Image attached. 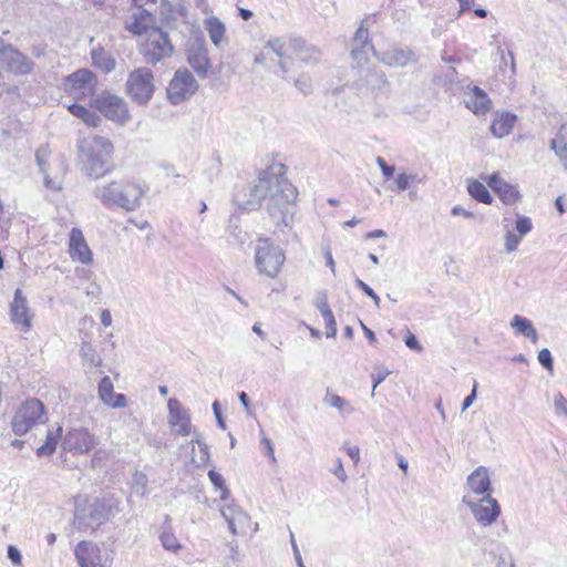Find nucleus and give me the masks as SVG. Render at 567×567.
Listing matches in <instances>:
<instances>
[{"mask_svg": "<svg viewBox=\"0 0 567 567\" xmlns=\"http://www.w3.org/2000/svg\"><path fill=\"white\" fill-rule=\"evenodd\" d=\"M297 188L289 183L284 173V166L265 171L257 184L249 188V198L240 204L246 210H256L266 202L270 216L276 221H284L297 199Z\"/></svg>", "mask_w": 567, "mask_h": 567, "instance_id": "1", "label": "nucleus"}, {"mask_svg": "<svg viewBox=\"0 0 567 567\" xmlns=\"http://www.w3.org/2000/svg\"><path fill=\"white\" fill-rule=\"evenodd\" d=\"M79 147L83 161L82 171L85 175L99 178L112 168L114 146L110 138L94 135L90 142Z\"/></svg>", "mask_w": 567, "mask_h": 567, "instance_id": "2", "label": "nucleus"}, {"mask_svg": "<svg viewBox=\"0 0 567 567\" xmlns=\"http://www.w3.org/2000/svg\"><path fill=\"white\" fill-rule=\"evenodd\" d=\"M144 190L138 184L130 182H111L97 188V196L107 206H116L133 212L141 206Z\"/></svg>", "mask_w": 567, "mask_h": 567, "instance_id": "3", "label": "nucleus"}, {"mask_svg": "<svg viewBox=\"0 0 567 567\" xmlns=\"http://www.w3.org/2000/svg\"><path fill=\"white\" fill-rule=\"evenodd\" d=\"M138 50L145 62L152 65L171 58L174 53V47L168 34L158 27L148 30V34L140 43Z\"/></svg>", "mask_w": 567, "mask_h": 567, "instance_id": "4", "label": "nucleus"}, {"mask_svg": "<svg viewBox=\"0 0 567 567\" xmlns=\"http://www.w3.org/2000/svg\"><path fill=\"white\" fill-rule=\"evenodd\" d=\"M285 262L284 250L267 238H259L255 252V264L259 274L276 278Z\"/></svg>", "mask_w": 567, "mask_h": 567, "instance_id": "5", "label": "nucleus"}, {"mask_svg": "<svg viewBox=\"0 0 567 567\" xmlns=\"http://www.w3.org/2000/svg\"><path fill=\"white\" fill-rule=\"evenodd\" d=\"M126 93L132 101L145 105L147 104L154 92L155 81L151 69L141 66L130 72L126 80Z\"/></svg>", "mask_w": 567, "mask_h": 567, "instance_id": "6", "label": "nucleus"}, {"mask_svg": "<svg viewBox=\"0 0 567 567\" xmlns=\"http://www.w3.org/2000/svg\"><path fill=\"white\" fill-rule=\"evenodd\" d=\"M44 405L38 399L27 400L16 412L11 425L16 435H24L38 423L43 422Z\"/></svg>", "mask_w": 567, "mask_h": 567, "instance_id": "7", "label": "nucleus"}, {"mask_svg": "<svg viewBox=\"0 0 567 567\" xmlns=\"http://www.w3.org/2000/svg\"><path fill=\"white\" fill-rule=\"evenodd\" d=\"M94 106L107 120L118 125H125L131 121L127 104L120 95L110 92H102L94 99Z\"/></svg>", "mask_w": 567, "mask_h": 567, "instance_id": "8", "label": "nucleus"}, {"mask_svg": "<svg viewBox=\"0 0 567 567\" xmlns=\"http://www.w3.org/2000/svg\"><path fill=\"white\" fill-rule=\"evenodd\" d=\"M198 89L197 81L187 69H178L167 87V99L174 104H181L190 97Z\"/></svg>", "mask_w": 567, "mask_h": 567, "instance_id": "9", "label": "nucleus"}, {"mask_svg": "<svg viewBox=\"0 0 567 567\" xmlns=\"http://www.w3.org/2000/svg\"><path fill=\"white\" fill-rule=\"evenodd\" d=\"M463 503L470 507L476 520L484 526L493 524L501 514L497 501L491 495H485L478 501H474L471 494H467L463 497Z\"/></svg>", "mask_w": 567, "mask_h": 567, "instance_id": "10", "label": "nucleus"}, {"mask_svg": "<svg viewBox=\"0 0 567 567\" xmlns=\"http://www.w3.org/2000/svg\"><path fill=\"white\" fill-rule=\"evenodd\" d=\"M96 85L95 75L87 69H80L64 81L65 92L75 100L91 96Z\"/></svg>", "mask_w": 567, "mask_h": 567, "instance_id": "11", "label": "nucleus"}, {"mask_svg": "<svg viewBox=\"0 0 567 567\" xmlns=\"http://www.w3.org/2000/svg\"><path fill=\"white\" fill-rule=\"evenodd\" d=\"M50 151L47 146H41L35 151V162L39 166V171L43 176V183L45 188L60 192L63 188V174H64V162L59 161L58 166L61 173H54L52 175L51 164L49 162Z\"/></svg>", "mask_w": 567, "mask_h": 567, "instance_id": "12", "label": "nucleus"}, {"mask_svg": "<svg viewBox=\"0 0 567 567\" xmlns=\"http://www.w3.org/2000/svg\"><path fill=\"white\" fill-rule=\"evenodd\" d=\"M0 65L14 74L31 72L33 62L11 44L0 43Z\"/></svg>", "mask_w": 567, "mask_h": 567, "instance_id": "13", "label": "nucleus"}, {"mask_svg": "<svg viewBox=\"0 0 567 567\" xmlns=\"http://www.w3.org/2000/svg\"><path fill=\"white\" fill-rule=\"evenodd\" d=\"M33 312L29 307V301L23 295L21 289H17L13 295V300L10 303V319L16 326L22 327L24 331L32 328Z\"/></svg>", "mask_w": 567, "mask_h": 567, "instance_id": "14", "label": "nucleus"}, {"mask_svg": "<svg viewBox=\"0 0 567 567\" xmlns=\"http://www.w3.org/2000/svg\"><path fill=\"white\" fill-rule=\"evenodd\" d=\"M95 445V437L87 429H73L66 433L63 439L62 447L64 451L73 453H87Z\"/></svg>", "mask_w": 567, "mask_h": 567, "instance_id": "15", "label": "nucleus"}, {"mask_svg": "<svg viewBox=\"0 0 567 567\" xmlns=\"http://www.w3.org/2000/svg\"><path fill=\"white\" fill-rule=\"evenodd\" d=\"M371 50L379 61L393 68H403L416 61L414 51L408 47L393 45L381 53H378L372 47Z\"/></svg>", "mask_w": 567, "mask_h": 567, "instance_id": "16", "label": "nucleus"}, {"mask_svg": "<svg viewBox=\"0 0 567 567\" xmlns=\"http://www.w3.org/2000/svg\"><path fill=\"white\" fill-rule=\"evenodd\" d=\"M168 406V423L178 435L186 436L190 433L192 425L188 413L183 409L181 402L171 398Z\"/></svg>", "mask_w": 567, "mask_h": 567, "instance_id": "17", "label": "nucleus"}, {"mask_svg": "<svg viewBox=\"0 0 567 567\" xmlns=\"http://www.w3.org/2000/svg\"><path fill=\"white\" fill-rule=\"evenodd\" d=\"M154 18L152 13L146 9H136L132 16H130L125 21V29L140 37H146L148 34V30L155 29L153 25Z\"/></svg>", "mask_w": 567, "mask_h": 567, "instance_id": "18", "label": "nucleus"}, {"mask_svg": "<svg viewBox=\"0 0 567 567\" xmlns=\"http://www.w3.org/2000/svg\"><path fill=\"white\" fill-rule=\"evenodd\" d=\"M464 103L477 116L486 115L492 109V100L478 86H473L465 93Z\"/></svg>", "mask_w": 567, "mask_h": 567, "instance_id": "19", "label": "nucleus"}, {"mask_svg": "<svg viewBox=\"0 0 567 567\" xmlns=\"http://www.w3.org/2000/svg\"><path fill=\"white\" fill-rule=\"evenodd\" d=\"M69 252L73 260L82 264H90L92 261V251L79 228H72L70 233Z\"/></svg>", "mask_w": 567, "mask_h": 567, "instance_id": "20", "label": "nucleus"}, {"mask_svg": "<svg viewBox=\"0 0 567 567\" xmlns=\"http://www.w3.org/2000/svg\"><path fill=\"white\" fill-rule=\"evenodd\" d=\"M118 512V502L113 497L96 498L90 505V517L100 523L115 516Z\"/></svg>", "mask_w": 567, "mask_h": 567, "instance_id": "21", "label": "nucleus"}, {"mask_svg": "<svg viewBox=\"0 0 567 567\" xmlns=\"http://www.w3.org/2000/svg\"><path fill=\"white\" fill-rule=\"evenodd\" d=\"M75 557L80 567H103L100 548L90 542H81L75 548Z\"/></svg>", "mask_w": 567, "mask_h": 567, "instance_id": "22", "label": "nucleus"}, {"mask_svg": "<svg viewBox=\"0 0 567 567\" xmlns=\"http://www.w3.org/2000/svg\"><path fill=\"white\" fill-rule=\"evenodd\" d=\"M220 514L228 523V527L234 535L243 533L250 523V517L236 505L221 508Z\"/></svg>", "mask_w": 567, "mask_h": 567, "instance_id": "23", "label": "nucleus"}, {"mask_svg": "<svg viewBox=\"0 0 567 567\" xmlns=\"http://www.w3.org/2000/svg\"><path fill=\"white\" fill-rule=\"evenodd\" d=\"M487 184L505 205H513L519 198L516 187L503 181L497 174L488 176Z\"/></svg>", "mask_w": 567, "mask_h": 567, "instance_id": "24", "label": "nucleus"}, {"mask_svg": "<svg viewBox=\"0 0 567 567\" xmlns=\"http://www.w3.org/2000/svg\"><path fill=\"white\" fill-rule=\"evenodd\" d=\"M466 483L473 494L482 497L489 495L491 478L488 468L478 466L468 475Z\"/></svg>", "mask_w": 567, "mask_h": 567, "instance_id": "25", "label": "nucleus"}, {"mask_svg": "<svg viewBox=\"0 0 567 567\" xmlns=\"http://www.w3.org/2000/svg\"><path fill=\"white\" fill-rule=\"evenodd\" d=\"M187 61L189 65L199 74L205 75L209 68L207 49L203 42H195L187 49Z\"/></svg>", "mask_w": 567, "mask_h": 567, "instance_id": "26", "label": "nucleus"}, {"mask_svg": "<svg viewBox=\"0 0 567 567\" xmlns=\"http://www.w3.org/2000/svg\"><path fill=\"white\" fill-rule=\"evenodd\" d=\"M99 396L104 404L117 409L126 405V396L124 394H115L114 386L109 377H104L99 383Z\"/></svg>", "mask_w": 567, "mask_h": 567, "instance_id": "27", "label": "nucleus"}, {"mask_svg": "<svg viewBox=\"0 0 567 567\" xmlns=\"http://www.w3.org/2000/svg\"><path fill=\"white\" fill-rule=\"evenodd\" d=\"M517 116L511 112L504 111L496 113L491 124L489 131L496 138H503L512 132Z\"/></svg>", "mask_w": 567, "mask_h": 567, "instance_id": "28", "label": "nucleus"}, {"mask_svg": "<svg viewBox=\"0 0 567 567\" xmlns=\"http://www.w3.org/2000/svg\"><path fill=\"white\" fill-rule=\"evenodd\" d=\"M204 28L216 48H221L224 43H227L226 28L220 19L215 16L208 17L204 21Z\"/></svg>", "mask_w": 567, "mask_h": 567, "instance_id": "29", "label": "nucleus"}, {"mask_svg": "<svg viewBox=\"0 0 567 567\" xmlns=\"http://www.w3.org/2000/svg\"><path fill=\"white\" fill-rule=\"evenodd\" d=\"M549 147L567 172V121L561 124L556 136L550 141Z\"/></svg>", "mask_w": 567, "mask_h": 567, "instance_id": "30", "label": "nucleus"}, {"mask_svg": "<svg viewBox=\"0 0 567 567\" xmlns=\"http://www.w3.org/2000/svg\"><path fill=\"white\" fill-rule=\"evenodd\" d=\"M511 327L516 334H520L529 339L533 343H536L538 336L532 321L519 315H515L511 321Z\"/></svg>", "mask_w": 567, "mask_h": 567, "instance_id": "31", "label": "nucleus"}, {"mask_svg": "<svg viewBox=\"0 0 567 567\" xmlns=\"http://www.w3.org/2000/svg\"><path fill=\"white\" fill-rule=\"evenodd\" d=\"M369 32L364 25V21L361 22L360 27L353 37V47L351 49V55L359 64L365 59L362 49L368 44Z\"/></svg>", "mask_w": 567, "mask_h": 567, "instance_id": "32", "label": "nucleus"}, {"mask_svg": "<svg viewBox=\"0 0 567 567\" xmlns=\"http://www.w3.org/2000/svg\"><path fill=\"white\" fill-rule=\"evenodd\" d=\"M363 81L373 94L385 92L389 87V82H388L384 73L381 71H377V70L369 71L365 74Z\"/></svg>", "mask_w": 567, "mask_h": 567, "instance_id": "33", "label": "nucleus"}, {"mask_svg": "<svg viewBox=\"0 0 567 567\" xmlns=\"http://www.w3.org/2000/svg\"><path fill=\"white\" fill-rule=\"evenodd\" d=\"M68 109L72 115L81 118L89 126L97 127L102 123L101 117L95 112L86 109L83 105L73 103L69 105Z\"/></svg>", "mask_w": 567, "mask_h": 567, "instance_id": "34", "label": "nucleus"}, {"mask_svg": "<svg viewBox=\"0 0 567 567\" xmlns=\"http://www.w3.org/2000/svg\"><path fill=\"white\" fill-rule=\"evenodd\" d=\"M293 50L298 53L301 61L307 63H317L320 60V52L313 47H307L300 40H291Z\"/></svg>", "mask_w": 567, "mask_h": 567, "instance_id": "35", "label": "nucleus"}, {"mask_svg": "<svg viewBox=\"0 0 567 567\" xmlns=\"http://www.w3.org/2000/svg\"><path fill=\"white\" fill-rule=\"evenodd\" d=\"M323 404L334 408L343 415L351 414L354 411L353 406L348 400L330 392V390L327 391V394L323 398Z\"/></svg>", "mask_w": 567, "mask_h": 567, "instance_id": "36", "label": "nucleus"}, {"mask_svg": "<svg viewBox=\"0 0 567 567\" xmlns=\"http://www.w3.org/2000/svg\"><path fill=\"white\" fill-rule=\"evenodd\" d=\"M62 435V427L59 426L55 432H48L45 443L37 449L38 456H51L58 446Z\"/></svg>", "mask_w": 567, "mask_h": 567, "instance_id": "37", "label": "nucleus"}, {"mask_svg": "<svg viewBox=\"0 0 567 567\" xmlns=\"http://www.w3.org/2000/svg\"><path fill=\"white\" fill-rule=\"evenodd\" d=\"M467 190L470 195L477 202L483 204H491L493 202V197L486 186L476 179L470 181L467 183Z\"/></svg>", "mask_w": 567, "mask_h": 567, "instance_id": "38", "label": "nucleus"}, {"mask_svg": "<svg viewBox=\"0 0 567 567\" xmlns=\"http://www.w3.org/2000/svg\"><path fill=\"white\" fill-rule=\"evenodd\" d=\"M93 64L102 71L109 73L115 68V60L107 55L104 51L92 52Z\"/></svg>", "mask_w": 567, "mask_h": 567, "instance_id": "39", "label": "nucleus"}, {"mask_svg": "<svg viewBox=\"0 0 567 567\" xmlns=\"http://www.w3.org/2000/svg\"><path fill=\"white\" fill-rule=\"evenodd\" d=\"M80 355L84 363L90 368L99 367L101 364V358L97 355L95 350L89 343H83L80 349Z\"/></svg>", "mask_w": 567, "mask_h": 567, "instance_id": "40", "label": "nucleus"}, {"mask_svg": "<svg viewBox=\"0 0 567 567\" xmlns=\"http://www.w3.org/2000/svg\"><path fill=\"white\" fill-rule=\"evenodd\" d=\"M208 477L212 484L220 491V499H226L229 495V491L225 484V480L221 474L218 472L210 470L208 472Z\"/></svg>", "mask_w": 567, "mask_h": 567, "instance_id": "41", "label": "nucleus"}, {"mask_svg": "<svg viewBox=\"0 0 567 567\" xmlns=\"http://www.w3.org/2000/svg\"><path fill=\"white\" fill-rule=\"evenodd\" d=\"M159 539H161V543H162L163 547L166 550H171L173 553H176L178 549L182 548L178 539L176 538V536L173 533L164 530L159 535Z\"/></svg>", "mask_w": 567, "mask_h": 567, "instance_id": "42", "label": "nucleus"}, {"mask_svg": "<svg viewBox=\"0 0 567 567\" xmlns=\"http://www.w3.org/2000/svg\"><path fill=\"white\" fill-rule=\"evenodd\" d=\"M133 489L140 494L144 495L147 491V477L143 473H135L133 477Z\"/></svg>", "mask_w": 567, "mask_h": 567, "instance_id": "43", "label": "nucleus"}, {"mask_svg": "<svg viewBox=\"0 0 567 567\" xmlns=\"http://www.w3.org/2000/svg\"><path fill=\"white\" fill-rule=\"evenodd\" d=\"M266 48L270 49L279 58H284L287 54L285 42L280 38L269 40Z\"/></svg>", "mask_w": 567, "mask_h": 567, "instance_id": "44", "label": "nucleus"}, {"mask_svg": "<svg viewBox=\"0 0 567 567\" xmlns=\"http://www.w3.org/2000/svg\"><path fill=\"white\" fill-rule=\"evenodd\" d=\"M415 177V175H409L405 173L399 174L394 179L395 189L400 192L408 189Z\"/></svg>", "mask_w": 567, "mask_h": 567, "instance_id": "45", "label": "nucleus"}, {"mask_svg": "<svg viewBox=\"0 0 567 567\" xmlns=\"http://www.w3.org/2000/svg\"><path fill=\"white\" fill-rule=\"evenodd\" d=\"M553 404L557 415L567 417V399L561 393L555 394Z\"/></svg>", "mask_w": 567, "mask_h": 567, "instance_id": "46", "label": "nucleus"}, {"mask_svg": "<svg viewBox=\"0 0 567 567\" xmlns=\"http://www.w3.org/2000/svg\"><path fill=\"white\" fill-rule=\"evenodd\" d=\"M515 228H516L518 235L525 236L532 230L533 225L528 217L517 216Z\"/></svg>", "mask_w": 567, "mask_h": 567, "instance_id": "47", "label": "nucleus"}, {"mask_svg": "<svg viewBox=\"0 0 567 567\" xmlns=\"http://www.w3.org/2000/svg\"><path fill=\"white\" fill-rule=\"evenodd\" d=\"M523 236L515 235L513 231L508 230L505 235V247L507 252H513L517 249L520 239Z\"/></svg>", "mask_w": 567, "mask_h": 567, "instance_id": "48", "label": "nucleus"}, {"mask_svg": "<svg viewBox=\"0 0 567 567\" xmlns=\"http://www.w3.org/2000/svg\"><path fill=\"white\" fill-rule=\"evenodd\" d=\"M355 285L359 289H361L367 296H369L373 300V302L377 307L380 306V297L374 292V290L368 284H365L360 278H357Z\"/></svg>", "mask_w": 567, "mask_h": 567, "instance_id": "49", "label": "nucleus"}, {"mask_svg": "<svg viewBox=\"0 0 567 567\" xmlns=\"http://www.w3.org/2000/svg\"><path fill=\"white\" fill-rule=\"evenodd\" d=\"M538 361L544 368L548 370L553 369V358L548 349L544 348L538 352Z\"/></svg>", "mask_w": 567, "mask_h": 567, "instance_id": "50", "label": "nucleus"}, {"mask_svg": "<svg viewBox=\"0 0 567 567\" xmlns=\"http://www.w3.org/2000/svg\"><path fill=\"white\" fill-rule=\"evenodd\" d=\"M296 86L303 93L309 94L312 90L311 80L306 76L301 75L296 80Z\"/></svg>", "mask_w": 567, "mask_h": 567, "instance_id": "51", "label": "nucleus"}, {"mask_svg": "<svg viewBox=\"0 0 567 567\" xmlns=\"http://www.w3.org/2000/svg\"><path fill=\"white\" fill-rule=\"evenodd\" d=\"M375 163H377V164H378V166L381 168V171H382V173H383V175H384V177H385L386 179H388V178H390V177L394 174V171H395L394 166L389 165V164L385 162V159H384V158H382V157L378 156V157L375 158Z\"/></svg>", "mask_w": 567, "mask_h": 567, "instance_id": "52", "label": "nucleus"}, {"mask_svg": "<svg viewBox=\"0 0 567 567\" xmlns=\"http://www.w3.org/2000/svg\"><path fill=\"white\" fill-rule=\"evenodd\" d=\"M315 305H316V307L318 308V310L320 311L321 315L331 310L329 305H328L327 291H322L320 293V296L317 298Z\"/></svg>", "mask_w": 567, "mask_h": 567, "instance_id": "53", "label": "nucleus"}, {"mask_svg": "<svg viewBox=\"0 0 567 567\" xmlns=\"http://www.w3.org/2000/svg\"><path fill=\"white\" fill-rule=\"evenodd\" d=\"M390 374V371L385 368L380 369L375 374L372 375L373 379V388L371 396H374V391L377 386Z\"/></svg>", "mask_w": 567, "mask_h": 567, "instance_id": "54", "label": "nucleus"}, {"mask_svg": "<svg viewBox=\"0 0 567 567\" xmlns=\"http://www.w3.org/2000/svg\"><path fill=\"white\" fill-rule=\"evenodd\" d=\"M451 214L453 216H462V217H464L466 219H471V220L475 219V214L473 212L467 210L460 205L454 206L451 210Z\"/></svg>", "mask_w": 567, "mask_h": 567, "instance_id": "55", "label": "nucleus"}, {"mask_svg": "<svg viewBox=\"0 0 567 567\" xmlns=\"http://www.w3.org/2000/svg\"><path fill=\"white\" fill-rule=\"evenodd\" d=\"M476 395H477V382L474 380L471 394L468 396H466L465 400L463 401L462 412L467 410L475 402Z\"/></svg>", "mask_w": 567, "mask_h": 567, "instance_id": "56", "label": "nucleus"}, {"mask_svg": "<svg viewBox=\"0 0 567 567\" xmlns=\"http://www.w3.org/2000/svg\"><path fill=\"white\" fill-rule=\"evenodd\" d=\"M405 346L412 350H415L417 352H421L423 350L422 346L420 344L419 340L413 333H409L405 337Z\"/></svg>", "mask_w": 567, "mask_h": 567, "instance_id": "57", "label": "nucleus"}, {"mask_svg": "<svg viewBox=\"0 0 567 567\" xmlns=\"http://www.w3.org/2000/svg\"><path fill=\"white\" fill-rule=\"evenodd\" d=\"M8 558L14 564L20 565L21 564V554L19 549L16 546L10 545L8 547Z\"/></svg>", "mask_w": 567, "mask_h": 567, "instance_id": "58", "label": "nucleus"}, {"mask_svg": "<svg viewBox=\"0 0 567 567\" xmlns=\"http://www.w3.org/2000/svg\"><path fill=\"white\" fill-rule=\"evenodd\" d=\"M289 533H290V543H291V547H292V550H293V555H295L296 561L298 563L299 567H306L303 565V563H302V558H301L299 548L297 546V543L295 540V536H293V534H292V532L290 529H289Z\"/></svg>", "mask_w": 567, "mask_h": 567, "instance_id": "59", "label": "nucleus"}, {"mask_svg": "<svg viewBox=\"0 0 567 567\" xmlns=\"http://www.w3.org/2000/svg\"><path fill=\"white\" fill-rule=\"evenodd\" d=\"M333 474L340 480L342 483L347 481V474L343 467V464L340 458L337 460V466L333 470Z\"/></svg>", "mask_w": 567, "mask_h": 567, "instance_id": "60", "label": "nucleus"}, {"mask_svg": "<svg viewBox=\"0 0 567 567\" xmlns=\"http://www.w3.org/2000/svg\"><path fill=\"white\" fill-rule=\"evenodd\" d=\"M213 411H214V414L216 416L218 426L221 427L223 430H225L226 429V424H225V421H224V419L221 416L220 406H219L218 401H215L213 403Z\"/></svg>", "mask_w": 567, "mask_h": 567, "instance_id": "61", "label": "nucleus"}, {"mask_svg": "<svg viewBox=\"0 0 567 567\" xmlns=\"http://www.w3.org/2000/svg\"><path fill=\"white\" fill-rule=\"evenodd\" d=\"M261 443L266 446V450H267V455L269 456L270 461L272 463L276 462V455H275V451H274V446H272V443L269 439L267 437H264L261 440Z\"/></svg>", "mask_w": 567, "mask_h": 567, "instance_id": "62", "label": "nucleus"}, {"mask_svg": "<svg viewBox=\"0 0 567 567\" xmlns=\"http://www.w3.org/2000/svg\"><path fill=\"white\" fill-rule=\"evenodd\" d=\"M496 567H515L512 556H501L497 560Z\"/></svg>", "mask_w": 567, "mask_h": 567, "instance_id": "63", "label": "nucleus"}, {"mask_svg": "<svg viewBox=\"0 0 567 567\" xmlns=\"http://www.w3.org/2000/svg\"><path fill=\"white\" fill-rule=\"evenodd\" d=\"M238 399L240 403L244 405L246 412L250 413V401L248 394L246 392H240L238 394Z\"/></svg>", "mask_w": 567, "mask_h": 567, "instance_id": "64", "label": "nucleus"}]
</instances>
